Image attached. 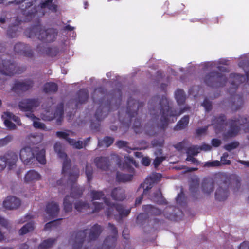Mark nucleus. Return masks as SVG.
Wrapping results in <instances>:
<instances>
[{"instance_id":"obj_1","label":"nucleus","mask_w":249,"mask_h":249,"mask_svg":"<svg viewBox=\"0 0 249 249\" xmlns=\"http://www.w3.org/2000/svg\"><path fill=\"white\" fill-rule=\"evenodd\" d=\"M248 123V119L244 116H240L235 119H232L229 122H225L224 116H220L218 118L213 119L212 125L214 126L216 133L223 131L226 127H228V130L225 134V136L228 138L233 137L237 135L241 127L245 132H249V124L245 127L246 124Z\"/></svg>"},{"instance_id":"obj_2","label":"nucleus","mask_w":249,"mask_h":249,"mask_svg":"<svg viewBox=\"0 0 249 249\" xmlns=\"http://www.w3.org/2000/svg\"><path fill=\"white\" fill-rule=\"evenodd\" d=\"M55 151L57 153L58 156L64 159L62 168V173L64 175L65 181L67 180V184H71L74 183L78 177V174L76 172L71 173L68 171L70 166V160L67 159V156L65 152H63L62 145L60 142H56L54 145Z\"/></svg>"},{"instance_id":"obj_3","label":"nucleus","mask_w":249,"mask_h":249,"mask_svg":"<svg viewBox=\"0 0 249 249\" xmlns=\"http://www.w3.org/2000/svg\"><path fill=\"white\" fill-rule=\"evenodd\" d=\"M217 187L215 192V198L219 201L227 199L229 195V181L228 176L223 173L216 174L214 177Z\"/></svg>"},{"instance_id":"obj_4","label":"nucleus","mask_w":249,"mask_h":249,"mask_svg":"<svg viewBox=\"0 0 249 249\" xmlns=\"http://www.w3.org/2000/svg\"><path fill=\"white\" fill-rule=\"evenodd\" d=\"M154 107H150V112L151 114H155L154 112L155 110H159L160 108V113L161 114V126L163 128L166 126L167 124V117L169 115L170 116L176 115V114L173 113L170 110L169 106H168V103L166 99H160L157 98L156 102L153 105Z\"/></svg>"},{"instance_id":"obj_5","label":"nucleus","mask_w":249,"mask_h":249,"mask_svg":"<svg viewBox=\"0 0 249 249\" xmlns=\"http://www.w3.org/2000/svg\"><path fill=\"white\" fill-rule=\"evenodd\" d=\"M102 231L101 228L100 226L96 225H94L90 230V232L87 230L84 231H80L78 232L75 237L74 243L71 244L73 246L74 249H76L77 246L79 247L83 242L84 239L86 236V234L88 232L89 233V237L90 240H94L100 234Z\"/></svg>"},{"instance_id":"obj_6","label":"nucleus","mask_w":249,"mask_h":249,"mask_svg":"<svg viewBox=\"0 0 249 249\" xmlns=\"http://www.w3.org/2000/svg\"><path fill=\"white\" fill-rule=\"evenodd\" d=\"M82 188L78 187L73 185L71 189V196H67L64 200V209L66 212L72 210V202L74 198L80 197L83 193Z\"/></svg>"},{"instance_id":"obj_7","label":"nucleus","mask_w":249,"mask_h":249,"mask_svg":"<svg viewBox=\"0 0 249 249\" xmlns=\"http://www.w3.org/2000/svg\"><path fill=\"white\" fill-rule=\"evenodd\" d=\"M63 112V106L62 105H60L54 114L50 112V109H46L41 113L40 117L45 121H51L55 118L57 120L58 124H60L61 122Z\"/></svg>"},{"instance_id":"obj_8","label":"nucleus","mask_w":249,"mask_h":249,"mask_svg":"<svg viewBox=\"0 0 249 249\" xmlns=\"http://www.w3.org/2000/svg\"><path fill=\"white\" fill-rule=\"evenodd\" d=\"M40 102L36 99H26L19 102L18 107L23 111H30L32 113L39 106Z\"/></svg>"},{"instance_id":"obj_9","label":"nucleus","mask_w":249,"mask_h":249,"mask_svg":"<svg viewBox=\"0 0 249 249\" xmlns=\"http://www.w3.org/2000/svg\"><path fill=\"white\" fill-rule=\"evenodd\" d=\"M34 150L29 147H26L20 151V158L25 164L33 163L36 160Z\"/></svg>"},{"instance_id":"obj_10","label":"nucleus","mask_w":249,"mask_h":249,"mask_svg":"<svg viewBox=\"0 0 249 249\" xmlns=\"http://www.w3.org/2000/svg\"><path fill=\"white\" fill-rule=\"evenodd\" d=\"M2 117L4 120L5 125L10 130H15L17 128L16 125L11 122V120L16 122L19 125L21 124L19 118L10 112H4Z\"/></svg>"},{"instance_id":"obj_11","label":"nucleus","mask_w":249,"mask_h":249,"mask_svg":"<svg viewBox=\"0 0 249 249\" xmlns=\"http://www.w3.org/2000/svg\"><path fill=\"white\" fill-rule=\"evenodd\" d=\"M34 30L37 31L36 34V36L39 39H46L47 41H52L55 38V34L53 29L45 30L37 27Z\"/></svg>"},{"instance_id":"obj_12","label":"nucleus","mask_w":249,"mask_h":249,"mask_svg":"<svg viewBox=\"0 0 249 249\" xmlns=\"http://www.w3.org/2000/svg\"><path fill=\"white\" fill-rule=\"evenodd\" d=\"M215 183L214 179H205L201 184V190L202 193L205 196H208L214 190V185Z\"/></svg>"},{"instance_id":"obj_13","label":"nucleus","mask_w":249,"mask_h":249,"mask_svg":"<svg viewBox=\"0 0 249 249\" xmlns=\"http://www.w3.org/2000/svg\"><path fill=\"white\" fill-rule=\"evenodd\" d=\"M37 10H36L35 13H31V15L32 14H36L37 17L42 16L44 15V12L43 11V9L45 8H48V9L52 11H55L56 9V5L52 3V0H47L45 1L44 2L41 3V6H38L36 8Z\"/></svg>"},{"instance_id":"obj_14","label":"nucleus","mask_w":249,"mask_h":249,"mask_svg":"<svg viewBox=\"0 0 249 249\" xmlns=\"http://www.w3.org/2000/svg\"><path fill=\"white\" fill-rule=\"evenodd\" d=\"M226 80V77L224 76L212 73L211 74L206 76L204 80L207 84L211 86H213L212 84V82L218 81H219L220 83L218 85H216V86H222L225 83Z\"/></svg>"},{"instance_id":"obj_15","label":"nucleus","mask_w":249,"mask_h":249,"mask_svg":"<svg viewBox=\"0 0 249 249\" xmlns=\"http://www.w3.org/2000/svg\"><path fill=\"white\" fill-rule=\"evenodd\" d=\"M20 204V200L14 196H9L3 202L4 207L9 210L17 209Z\"/></svg>"},{"instance_id":"obj_16","label":"nucleus","mask_w":249,"mask_h":249,"mask_svg":"<svg viewBox=\"0 0 249 249\" xmlns=\"http://www.w3.org/2000/svg\"><path fill=\"white\" fill-rule=\"evenodd\" d=\"M15 66L8 61H4L0 64V72L6 75H11L14 74Z\"/></svg>"},{"instance_id":"obj_17","label":"nucleus","mask_w":249,"mask_h":249,"mask_svg":"<svg viewBox=\"0 0 249 249\" xmlns=\"http://www.w3.org/2000/svg\"><path fill=\"white\" fill-rule=\"evenodd\" d=\"M59 212L58 205L55 202L48 204L46 207V212L49 218L56 217Z\"/></svg>"},{"instance_id":"obj_18","label":"nucleus","mask_w":249,"mask_h":249,"mask_svg":"<svg viewBox=\"0 0 249 249\" xmlns=\"http://www.w3.org/2000/svg\"><path fill=\"white\" fill-rule=\"evenodd\" d=\"M3 158L4 159V160H6V165L10 167H12L13 166L15 165L18 160L17 154L12 151L9 152L5 154L3 156Z\"/></svg>"},{"instance_id":"obj_19","label":"nucleus","mask_w":249,"mask_h":249,"mask_svg":"<svg viewBox=\"0 0 249 249\" xmlns=\"http://www.w3.org/2000/svg\"><path fill=\"white\" fill-rule=\"evenodd\" d=\"M26 116L31 119L33 121V126L34 127L44 130H49V129L47 128L45 125L43 123L40 122L39 121V119L36 117L32 113H26Z\"/></svg>"},{"instance_id":"obj_20","label":"nucleus","mask_w":249,"mask_h":249,"mask_svg":"<svg viewBox=\"0 0 249 249\" xmlns=\"http://www.w3.org/2000/svg\"><path fill=\"white\" fill-rule=\"evenodd\" d=\"M96 166L101 169L106 170L109 166V160L106 157H98L94 160Z\"/></svg>"},{"instance_id":"obj_21","label":"nucleus","mask_w":249,"mask_h":249,"mask_svg":"<svg viewBox=\"0 0 249 249\" xmlns=\"http://www.w3.org/2000/svg\"><path fill=\"white\" fill-rule=\"evenodd\" d=\"M41 179V175L35 170H30L25 175L24 179L27 182L36 181Z\"/></svg>"},{"instance_id":"obj_22","label":"nucleus","mask_w":249,"mask_h":249,"mask_svg":"<svg viewBox=\"0 0 249 249\" xmlns=\"http://www.w3.org/2000/svg\"><path fill=\"white\" fill-rule=\"evenodd\" d=\"M111 196L116 200H123L125 198L124 190L120 188H116L112 190Z\"/></svg>"},{"instance_id":"obj_23","label":"nucleus","mask_w":249,"mask_h":249,"mask_svg":"<svg viewBox=\"0 0 249 249\" xmlns=\"http://www.w3.org/2000/svg\"><path fill=\"white\" fill-rule=\"evenodd\" d=\"M56 239L49 238L42 242L39 246L38 249H48L53 246L55 243Z\"/></svg>"},{"instance_id":"obj_24","label":"nucleus","mask_w":249,"mask_h":249,"mask_svg":"<svg viewBox=\"0 0 249 249\" xmlns=\"http://www.w3.org/2000/svg\"><path fill=\"white\" fill-rule=\"evenodd\" d=\"M16 86L18 89L22 91H26L32 87L33 83L30 81L26 82H19L16 84Z\"/></svg>"},{"instance_id":"obj_25","label":"nucleus","mask_w":249,"mask_h":249,"mask_svg":"<svg viewBox=\"0 0 249 249\" xmlns=\"http://www.w3.org/2000/svg\"><path fill=\"white\" fill-rule=\"evenodd\" d=\"M103 199L104 202H105L106 205L108 207V209H112V210H113L114 209H115L121 215L124 214L123 208L121 206L118 205H115L114 204L109 203L107 198H105L104 197Z\"/></svg>"},{"instance_id":"obj_26","label":"nucleus","mask_w":249,"mask_h":249,"mask_svg":"<svg viewBox=\"0 0 249 249\" xmlns=\"http://www.w3.org/2000/svg\"><path fill=\"white\" fill-rule=\"evenodd\" d=\"M43 90L46 93L54 92L57 90V86L54 83H47L44 85Z\"/></svg>"},{"instance_id":"obj_27","label":"nucleus","mask_w":249,"mask_h":249,"mask_svg":"<svg viewBox=\"0 0 249 249\" xmlns=\"http://www.w3.org/2000/svg\"><path fill=\"white\" fill-rule=\"evenodd\" d=\"M189 122V117L187 116L183 117L177 124L175 127L176 130H179L184 128Z\"/></svg>"},{"instance_id":"obj_28","label":"nucleus","mask_w":249,"mask_h":249,"mask_svg":"<svg viewBox=\"0 0 249 249\" xmlns=\"http://www.w3.org/2000/svg\"><path fill=\"white\" fill-rule=\"evenodd\" d=\"M34 229V224L29 223L24 226L19 231L20 235H24L28 232L32 231Z\"/></svg>"},{"instance_id":"obj_29","label":"nucleus","mask_w":249,"mask_h":249,"mask_svg":"<svg viewBox=\"0 0 249 249\" xmlns=\"http://www.w3.org/2000/svg\"><path fill=\"white\" fill-rule=\"evenodd\" d=\"M75 208L79 212H84L90 209L88 204L86 202L78 201L75 204Z\"/></svg>"},{"instance_id":"obj_30","label":"nucleus","mask_w":249,"mask_h":249,"mask_svg":"<svg viewBox=\"0 0 249 249\" xmlns=\"http://www.w3.org/2000/svg\"><path fill=\"white\" fill-rule=\"evenodd\" d=\"M154 183L149 178H146L144 183L142 184L143 189V194H146L148 191L151 189Z\"/></svg>"},{"instance_id":"obj_31","label":"nucleus","mask_w":249,"mask_h":249,"mask_svg":"<svg viewBox=\"0 0 249 249\" xmlns=\"http://www.w3.org/2000/svg\"><path fill=\"white\" fill-rule=\"evenodd\" d=\"M116 178L119 181L126 182L131 180L132 176L130 174L117 173Z\"/></svg>"},{"instance_id":"obj_32","label":"nucleus","mask_w":249,"mask_h":249,"mask_svg":"<svg viewBox=\"0 0 249 249\" xmlns=\"http://www.w3.org/2000/svg\"><path fill=\"white\" fill-rule=\"evenodd\" d=\"M176 98L178 104H183L185 100L184 92L182 90H178L176 92Z\"/></svg>"},{"instance_id":"obj_33","label":"nucleus","mask_w":249,"mask_h":249,"mask_svg":"<svg viewBox=\"0 0 249 249\" xmlns=\"http://www.w3.org/2000/svg\"><path fill=\"white\" fill-rule=\"evenodd\" d=\"M104 208V204L99 202H94L92 203V207L91 209V211H89V212L95 213L98 212Z\"/></svg>"},{"instance_id":"obj_34","label":"nucleus","mask_w":249,"mask_h":249,"mask_svg":"<svg viewBox=\"0 0 249 249\" xmlns=\"http://www.w3.org/2000/svg\"><path fill=\"white\" fill-rule=\"evenodd\" d=\"M73 134V133L71 131H66L57 132L56 134L58 138L65 139L68 141V139H69V136L72 135Z\"/></svg>"},{"instance_id":"obj_35","label":"nucleus","mask_w":249,"mask_h":249,"mask_svg":"<svg viewBox=\"0 0 249 249\" xmlns=\"http://www.w3.org/2000/svg\"><path fill=\"white\" fill-rule=\"evenodd\" d=\"M200 152V148L197 146H192L187 149L188 155L196 156Z\"/></svg>"},{"instance_id":"obj_36","label":"nucleus","mask_w":249,"mask_h":249,"mask_svg":"<svg viewBox=\"0 0 249 249\" xmlns=\"http://www.w3.org/2000/svg\"><path fill=\"white\" fill-rule=\"evenodd\" d=\"M45 151L44 150L42 149L40 150L37 154H36V159L38 160V161L42 164H44L46 162V160L45 158Z\"/></svg>"},{"instance_id":"obj_37","label":"nucleus","mask_w":249,"mask_h":249,"mask_svg":"<svg viewBox=\"0 0 249 249\" xmlns=\"http://www.w3.org/2000/svg\"><path fill=\"white\" fill-rule=\"evenodd\" d=\"M104 196L103 193L101 191L93 190L90 192V196L93 200H99Z\"/></svg>"},{"instance_id":"obj_38","label":"nucleus","mask_w":249,"mask_h":249,"mask_svg":"<svg viewBox=\"0 0 249 249\" xmlns=\"http://www.w3.org/2000/svg\"><path fill=\"white\" fill-rule=\"evenodd\" d=\"M88 97L87 92L86 90L80 91L78 95V100L81 103H85Z\"/></svg>"},{"instance_id":"obj_39","label":"nucleus","mask_w":249,"mask_h":249,"mask_svg":"<svg viewBox=\"0 0 249 249\" xmlns=\"http://www.w3.org/2000/svg\"><path fill=\"white\" fill-rule=\"evenodd\" d=\"M85 173L88 181H89L92 179L93 173L92 167L90 165H86Z\"/></svg>"},{"instance_id":"obj_40","label":"nucleus","mask_w":249,"mask_h":249,"mask_svg":"<svg viewBox=\"0 0 249 249\" xmlns=\"http://www.w3.org/2000/svg\"><path fill=\"white\" fill-rule=\"evenodd\" d=\"M246 78L243 76H240V75L237 74L234 76V80L233 85L234 86L233 89L236 88V85L238 84L240 82H243L245 81Z\"/></svg>"},{"instance_id":"obj_41","label":"nucleus","mask_w":249,"mask_h":249,"mask_svg":"<svg viewBox=\"0 0 249 249\" xmlns=\"http://www.w3.org/2000/svg\"><path fill=\"white\" fill-rule=\"evenodd\" d=\"M113 142V140L110 137H106L102 142H99V144H105V146L107 147L109 146Z\"/></svg>"},{"instance_id":"obj_42","label":"nucleus","mask_w":249,"mask_h":249,"mask_svg":"<svg viewBox=\"0 0 249 249\" xmlns=\"http://www.w3.org/2000/svg\"><path fill=\"white\" fill-rule=\"evenodd\" d=\"M13 139V137L11 135H8L4 138L0 140V146H4L10 142Z\"/></svg>"},{"instance_id":"obj_43","label":"nucleus","mask_w":249,"mask_h":249,"mask_svg":"<svg viewBox=\"0 0 249 249\" xmlns=\"http://www.w3.org/2000/svg\"><path fill=\"white\" fill-rule=\"evenodd\" d=\"M146 209L148 211L149 209L151 210L150 212V214L158 215L161 213L160 211L157 208L153 207L152 205H146Z\"/></svg>"},{"instance_id":"obj_44","label":"nucleus","mask_w":249,"mask_h":249,"mask_svg":"<svg viewBox=\"0 0 249 249\" xmlns=\"http://www.w3.org/2000/svg\"><path fill=\"white\" fill-rule=\"evenodd\" d=\"M165 159V157L164 156H157L155 159L153 164L155 167L158 166L161 163V162L164 161Z\"/></svg>"},{"instance_id":"obj_45","label":"nucleus","mask_w":249,"mask_h":249,"mask_svg":"<svg viewBox=\"0 0 249 249\" xmlns=\"http://www.w3.org/2000/svg\"><path fill=\"white\" fill-rule=\"evenodd\" d=\"M239 146V143L237 142H234L228 144L225 146V148L228 151H231L237 148Z\"/></svg>"},{"instance_id":"obj_46","label":"nucleus","mask_w":249,"mask_h":249,"mask_svg":"<svg viewBox=\"0 0 249 249\" xmlns=\"http://www.w3.org/2000/svg\"><path fill=\"white\" fill-rule=\"evenodd\" d=\"M161 178V175L159 173L153 174L149 177L154 183L158 182Z\"/></svg>"},{"instance_id":"obj_47","label":"nucleus","mask_w":249,"mask_h":249,"mask_svg":"<svg viewBox=\"0 0 249 249\" xmlns=\"http://www.w3.org/2000/svg\"><path fill=\"white\" fill-rule=\"evenodd\" d=\"M95 116L97 117V119L99 120L102 119L104 118L105 116H106V113L105 112H102L100 109H98L95 113Z\"/></svg>"},{"instance_id":"obj_48","label":"nucleus","mask_w":249,"mask_h":249,"mask_svg":"<svg viewBox=\"0 0 249 249\" xmlns=\"http://www.w3.org/2000/svg\"><path fill=\"white\" fill-rule=\"evenodd\" d=\"M161 197V193L160 190H158L156 191V193H154V196L152 198L155 201H159Z\"/></svg>"},{"instance_id":"obj_49","label":"nucleus","mask_w":249,"mask_h":249,"mask_svg":"<svg viewBox=\"0 0 249 249\" xmlns=\"http://www.w3.org/2000/svg\"><path fill=\"white\" fill-rule=\"evenodd\" d=\"M193 156L188 155L186 160L188 161H191L195 164H198L199 162L197 160L194 158Z\"/></svg>"},{"instance_id":"obj_50","label":"nucleus","mask_w":249,"mask_h":249,"mask_svg":"<svg viewBox=\"0 0 249 249\" xmlns=\"http://www.w3.org/2000/svg\"><path fill=\"white\" fill-rule=\"evenodd\" d=\"M202 105L206 109V110L207 111H209L211 108V104L207 99L204 101Z\"/></svg>"},{"instance_id":"obj_51","label":"nucleus","mask_w":249,"mask_h":249,"mask_svg":"<svg viewBox=\"0 0 249 249\" xmlns=\"http://www.w3.org/2000/svg\"><path fill=\"white\" fill-rule=\"evenodd\" d=\"M6 166V160L3 158V156L0 157V171L3 170Z\"/></svg>"},{"instance_id":"obj_52","label":"nucleus","mask_w":249,"mask_h":249,"mask_svg":"<svg viewBox=\"0 0 249 249\" xmlns=\"http://www.w3.org/2000/svg\"><path fill=\"white\" fill-rule=\"evenodd\" d=\"M31 137L36 139L35 140H32V142L35 143H37L42 140V136L41 135H32Z\"/></svg>"},{"instance_id":"obj_53","label":"nucleus","mask_w":249,"mask_h":249,"mask_svg":"<svg viewBox=\"0 0 249 249\" xmlns=\"http://www.w3.org/2000/svg\"><path fill=\"white\" fill-rule=\"evenodd\" d=\"M221 165V162L219 161H214L209 162L205 164L206 166H219Z\"/></svg>"},{"instance_id":"obj_54","label":"nucleus","mask_w":249,"mask_h":249,"mask_svg":"<svg viewBox=\"0 0 249 249\" xmlns=\"http://www.w3.org/2000/svg\"><path fill=\"white\" fill-rule=\"evenodd\" d=\"M84 146H85V144L84 145L83 142L82 141H78L74 144L73 147L77 149H81Z\"/></svg>"},{"instance_id":"obj_55","label":"nucleus","mask_w":249,"mask_h":249,"mask_svg":"<svg viewBox=\"0 0 249 249\" xmlns=\"http://www.w3.org/2000/svg\"><path fill=\"white\" fill-rule=\"evenodd\" d=\"M228 156V154H224V155L221 157V161L223 164H230L231 162L229 160H227L226 158Z\"/></svg>"},{"instance_id":"obj_56","label":"nucleus","mask_w":249,"mask_h":249,"mask_svg":"<svg viewBox=\"0 0 249 249\" xmlns=\"http://www.w3.org/2000/svg\"><path fill=\"white\" fill-rule=\"evenodd\" d=\"M239 249H249V242H244L240 244Z\"/></svg>"},{"instance_id":"obj_57","label":"nucleus","mask_w":249,"mask_h":249,"mask_svg":"<svg viewBox=\"0 0 249 249\" xmlns=\"http://www.w3.org/2000/svg\"><path fill=\"white\" fill-rule=\"evenodd\" d=\"M116 144L118 147L122 148L123 147H126L127 143L125 141H120L117 142Z\"/></svg>"},{"instance_id":"obj_58","label":"nucleus","mask_w":249,"mask_h":249,"mask_svg":"<svg viewBox=\"0 0 249 249\" xmlns=\"http://www.w3.org/2000/svg\"><path fill=\"white\" fill-rule=\"evenodd\" d=\"M207 127L198 128L196 130V132L198 135H200L205 133L207 130Z\"/></svg>"},{"instance_id":"obj_59","label":"nucleus","mask_w":249,"mask_h":249,"mask_svg":"<svg viewBox=\"0 0 249 249\" xmlns=\"http://www.w3.org/2000/svg\"><path fill=\"white\" fill-rule=\"evenodd\" d=\"M200 151L204 150V151H208L210 150L211 148V146L210 145L203 144L201 147H199Z\"/></svg>"},{"instance_id":"obj_60","label":"nucleus","mask_w":249,"mask_h":249,"mask_svg":"<svg viewBox=\"0 0 249 249\" xmlns=\"http://www.w3.org/2000/svg\"><path fill=\"white\" fill-rule=\"evenodd\" d=\"M142 162L143 165L147 166L150 163V160L148 157H144L142 159Z\"/></svg>"},{"instance_id":"obj_61","label":"nucleus","mask_w":249,"mask_h":249,"mask_svg":"<svg viewBox=\"0 0 249 249\" xmlns=\"http://www.w3.org/2000/svg\"><path fill=\"white\" fill-rule=\"evenodd\" d=\"M221 141L218 139H213L212 141L213 145L214 147H217L221 144Z\"/></svg>"},{"instance_id":"obj_62","label":"nucleus","mask_w":249,"mask_h":249,"mask_svg":"<svg viewBox=\"0 0 249 249\" xmlns=\"http://www.w3.org/2000/svg\"><path fill=\"white\" fill-rule=\"evenodd\" d=\"M57 222V221H56L48 222L45 225V229L50 228L51 227H52L53 226H54Z\"/></svg>"},{"instance_id":"obj_63","label":"nucleus","mask_w":249,"mask_h":249,"mask_svg":"<svg viewBox=\"0 0 249 249\" xmlns=\"http://www.w3.org/2000/svg\"><path fill=\"white\" fill-rule=\"evenodd\" d=\"M0 224L3 226L7 227L8 226V222L5 219L0 217Z\"/></svg>"},{"instance_id":"obj_64","label":"nucleus","mask_w":249,"mask_h":249,"mask_svg":"<svg viewBox=\"0 0 249 249\" xmlns=\"http://www.w3.org/2000/svg\"><path fill=\"white\" fill-rule=\"evenodd\" d=\"M109 228H110V230L112 231V233L114 234H116L117 232V230L116 229L115 227L113 225H111V224H109Z\"/></svg>"}]
</instances>
